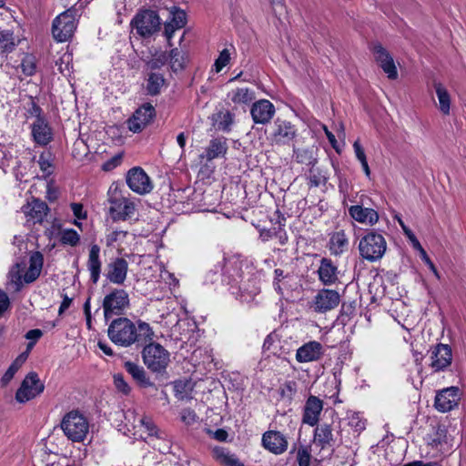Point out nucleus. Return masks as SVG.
Here are the masks:
<instances>
[{
  "label": "nucleus",
  "mask_w": 466,
  "mask_h": 466,
  "mask_svg": "<svg viewBox=\"0 0 466 466\" xmlns=\"http://www.w3.org/2000/svg\"><path fill=\"white\" fill-rule=\"evenodd\" d=\"M107 336L115 345L128 348L132 345L142 346L153 340L155 334L145 321L138 320L136 325L127 317H118L108 324Z\"/></svg>",
  "instance_id": "f257e3e1"
},
{
  "label": "nucleus",
  "mask_w": 466,
  "mask_h": 466,
  "mask_svg": "<svg viewBox=\"0 0 466 466\" xmlns=\"http://www.w3.org/2000/svg\"><path fill=\"white\" fill-rule=\"evenodd\" d=\"M44 264V257L39 251H35L30 255L29 268L24 275L20 269V264L16 263L8 272L7 289L13 292H19L23 289L24 283H32L40 276Z\"/></svg>",
  "instance_id": "f03ea898"
},
{
  "label": "nucleus",
  "mask_w": 466,
  "mask_h": 466,
  "mask_svg": "<svg viewBox=\"0 0 466 466\" xmlns=\"http://www.w3.org/2000/svg\"><path fill=\"white\" fill-rule=\"evenodd\" d=\"M109 203L108 213L113 221H126L132 218L137 209V202L119 189L117 185L112 184L107 191Z\"/></svg>",
  "instance_id": "7ed1b4c3"
},
{
  "label": "nucleus",
  "mask_w": 466,
  "mask_h": 466,
  "mask_svg": "<svg viewBox=\"0 0 466 466\" xmlns=\"http://www.w3.org/2000/svg\"><path fill=\"white\" fill-rule=\"evenodd\" d=\"M60 429L72 442H83L90 430V421L85 412L78 409L66 412L60 421Z\"/></svg>",
  "instance_id": "20e7f679"
},
{
  "label": "nucleus",
  "mask_w": 466,
  "mask_h": 466,
  "mask_svg": "<svg viewBox=\"0 0 466 466\" xmlns=\"http://www.w3.org/2000/svg\"><path fill=\"white\" fill-rule=\"evenodd\" d=\"M387 250V242L382 234L370 230L366 233L359 243L360 257L370 262L380 260Z\"/></svg>",
  "instance_id": "39448f33"
},
{
  "label": "nucleus",
  "mask_w": 466,
  "mask_h": 466,
  "mask_svg": "<svg viewBox=\"0 0 466 466\" xmlns=\"http://www.w3.org/2000/svg\"><path fill=\"white\" fill-rule=\"evenodd\" d=\"M142 350V359L147 368L154 373L163 374L170 362L169 352L159 343L148 341Z\"/></svg>",
  "instance_id": "423d86ee"
},
{
  "label": "nucleus",
  "mask_w": 466,
  "mask_h": 466,
  "mask_svg": "<svg viewBox=\"0 0 466 466\" xmlns=\"http://www.w3.org/2000/svg\"><path fill=\"white\" fill-rule=\"evenodd\" d=\"M298 137V128L290 121L277 117L269 127L267 139L273 147L290 146Z\"/></svg>",
  "instance_id": "0eeeda50"
},
{
  "label": "nucleus",
  "mask_w": 466,
  "mask_h": 466,
  "mask_svg": "<svg viewBox=\"0 0 466 466\" xmlns=\"http://www.w3.org/2000/svg\"><path fill=\"white\" fill-rule=\"evenodd\" d=\"M130 307L129 295L123 289H113L106 294L102 302L104 318L108 321L114 316L122 317L125 311Z\"/></svg>",
  "instance_id": "6e6552de"
},
{
  "label": "nucleus",
  "mask_w": 466,
  "mask_h": 466,
  "mask_svg": "<svg viewBox=\"0 0 466 466\" xmlns=\"http://www.w3.org/2000/svg\"><path fill=\"white\" fill-rule=\"evenodd\" d=\"M130 25L139 36L147 38L160 29L161 21L157 12L144 9L136 14Z\"/></svg>",
  "instance_id": "1a4fd4ad"
},
{
  "label": "nucleus",
  "mask_w": 466,
  "mask_h": 466,
  "mask_svg": "<svg viewBox=\"0 0 466 466\" xmlns=\"http://www.w3.org/2000/svg\"><path fill=\"white\" fill-rule=\"evenodd\" d=\"M76 29V10L69 8L57 15L52 25V34L57 42L69 40Z\"/></svg>",
  "instance_id": "9d476101"
},
{
  "label": "nucleus",
  "mask_w": 466,
  "mask_h": 466,
  "mask_svg": "<svg viewBox=\"0 0 466 466\" xmlns=\"http://www.w3.org/2000/svg\"><path fill=\"white\" fill-rule=\"evenodd\" d=\"M339 303L340 295L337 290L321 289L314 296L309 308L316 313L324 314L336 309Z\"/></svg>",
  "instance_id": "9b49d317"
},
{
  "label": "nucleus",
  "mask_w": 466,
  "mask_h": 466,
  "mask_svg": "<svg viewBox=\"0 0 466 466\" xmlns=\"http://www.w3.org/2000/svg\"><path fill=\"white\" fill-rule=\"evenodd\" d=\"M45 390L44 383L39 380L36 372H29L23 380L15 393V400L25 403L40 395Z\"/></svg>",
  "instance_id": "f8f14e48"
},
{
  "label": "nucleus",
  "mask_w": 466,
  "mask_h": 466,
  "mask_svg": "<svg viewBox=\"0 0 466 466\" xmlns=\"http://www.w3.org/2000/svg\"><path fill=\"white\" fill-rule=\"evenodd\" d=\"M313 441L321 450L334 449L342 443L339 431H335L332 424L321 423L316 425L314 430Z\"/></svg>",
  "instance_id": "ddd939ff"
},
{
  "label": "nucleus",
  "mask_w": 466,
  "mask_h": 466,
  "mask_svg": "<svg viewBox=\"0 0 466 466\" xmlns=\"http://www.w3.org/2000/svg\"><path fill=\"white\" fill-rule=\"evenodd\" d=\"M430 353V368L433 372L445 371L451 364L452 350L448 344L439 343L431 347Z\"/></svg>",
  "instance_id": "4468645a"
},
{
  "label": "nucleus",
  "mask_w": 466,
  "mask_h": 466,
  "mask_svg": "<svg viewBox=\"0 0 466 466\" xmlns=\"http://www.w3.org/2000/svg\"><path fill=\"white\" fill-rule=\"evenodd\" d=\"M155 116V107L149 103L143 104L127 119V127L133 133H139L153 121Z\"/></svg>",
  "instance_id": "2eb2a0df"
},
{
  "label": "nucleus",
  "mask_w": 466,
  "mask_h": 466,
  "mask_svg": "<svg viewBox=\"0 0 466 466\" xmlns=\"http://www.w3.org/2000/svg\"><path fill=\"white\" fill-rule=\"evenodd\" d=\"M461 398L459 387L451 386L438 390L434 400V407L440 412H448L458 407Z\"/></svg>",
  "instance_id": "dca6fc26"
},
{
  "label": "nucleus",
  "mask_w": 466,
  "mask_h": 466,
  "mask_svg": "<svg viewBox=\"0 0 466 466\" xmlns=\"http://www.w3.org/2000/svg\"><path fill=\"white\" fill-rule=\"evenodd\" d=\"M126 181L128 187L139 195L147 194L153 189L150 177L139 167H135L128 170Z\"/></svg>",
  "instance_id": "f3484780"
},
{
  "label": "nucleus",
  "mask_w": 466,
  "mask_h": 466,
  "mask_svg": "<svg viewBox=\"0 0 466 466\" xmlns=\"http://www.w3.org/2000/svg\"><path fill=\"white\" fill-rule=\"evenodd\" d=\"M128 262L124 258H113L106 267L105 277L109 283L122 285L127 277Z\"/></svg>",
  "instance_id": "a211bd4d"
},
{
  "label": "nucleus",
  "mask_w": 466,
  "mask_h": 466,
  "mask_svg": "<svg viewBox=\"0 0 466 466\" xmlns=\"http://www.w3.org/2000/svg\"><path fill=\"white\" fill-rule=\"evenodd\" d=\"M275 112V106L268 99H259L254 102L250 108V115L255 124L269 123Z\"/></svg>",
  "instance_id": "6ab92c4d"
},
{
  "label": "nucleus",
  "mask_w": 466,
  "mask_h": 466,
  "mask_svg": "<svg viewBox=\"0 0 466 466\" xmlns=\"http://www.w3.org/2000/svg\"><path fill=\"white\" fill-rule=\"evenodd\" d=\"M263 447L275 455L283 454L288 449V440L279 431H268L262 435Z\"/></svg>",
  "instance_id": "aec40b11"
},
{
  "label": "nucleus",
  "mask_w": 466,
  "mask_h": 466,
  "mask_svg": "<svg viewBox=\"0 0 466 466\" xmlns=\"http://www.w3.org/2000/svg\"><path fill=\"white\" fill-rule=\"evenodd\" d=\"M372 51L376 62L380 65L387 76L390 79H396L398 77V71L390 54L380 44L374 45Z\"/></svg>",
  "instance_id": "412c9836"
},
{
  "label": "nucleus",
  "mask_w": 466,
  "mask_h": 466,
  "mask_svg": "<svg viewBox=\"0 0 466 466\" xmlns=\"http://www.w3.org/2000/svg\"><path fill=\"white\" fill-rule=\"evenodd\" d=\"M324 354L323 346L320 342L312 340L300 346L296 352V360L299 363L312 362L319 360Z\"/></svg>",
  "instance_id": "4be33fe9"
},
{
  "label": "nucleus",
  "mask_w": 466,
  "mask_h": 466,
  "mask_svg": "<svg viewBox=\"0 0 466 466\" xmlns=\"http://www.w3.org/2000/svg\"><path fill=\"white\" fill-rule=\"evenodd\" d=\"M31 136L33 141L41 147L47 146L53 140V131L46 118L32 123Z\"/></svg>",
  "instance_id": "5701e85b"
},
{
  "label": "nucleus",
  "mask_w": 466,
  "mask_h": 466,
  "mask_svg": "<svg viewBox=\"0 0 466 466\" xmlns=\"http://www.w3.org/2000/svg\"><path fill=\"white\" fill-rule=\"evenodd\" d=\"M323 410V401L313 395H310L306 400L302 421L309 426H316L319 420V415Z\"/></svg>",
  "instance_id": "b1692460"
},
{
  "label": "nucleus",
  "mask_w": 466,
  "mask_h": 466,
  "mask_svg": "<svg viewBox=\"0 0 466 466\" xmlns=\"http://www.w3.org/2000/svg\"><path fill=\"white\" fill-rule=\"evenodd\" d=\"M278 227H273L271 228H262L259 231V238L263 242H267L269 239L275 238L278 240V243L281 246H284L289 241L288 234L284 228L285 227V218L279 214L278 211Z\"/></svg>",
  "instance_id": "393cba45"
},
{
  "label": "nucleus",
  "mask_w": 466,
  "mask_h": 466,
  "mask_svg": "<svg viewBox=\"0 0 466 466\" xmlns=\"http://www.w3.org/2000/svg\"><path fill=\"white\" fill-rule=\"evenodd\" d=\"M319 281L325 286L335 284L339 278L338 267L332 262L330 258H322L320 259L319 267L317 270Z\"/></svg>",
  "instance_id": "a878e982"
},
{
  "label": "nucleus",
  "mask_w": 466,
  "mask_h": 466,
  "mask_svg": "<svg viewBox=\"0 0 466 466\" xmlns=\"http://www.w3.org/2000/svg\"><path fill=\"white\" fill-rule=\"evenodd\" d=\"M23 209L27 217V221H31L34 224H41L49 212V208L46 203L39 199H34L25 206Z\"/></svg>",
  "instance_id": "bb28decb"
},
{
  "label": "nucleus",
  "mask_w": 466,
  "mask_h": 466,
  "mask_svg": "<svg viewBox=\"0 0 466 466\" xmlns=\"http://www.w3.org/2000/svg\"><path fill=\"white\" fill-rule=\"evenodd\" d=\"M349 214L354 220L368 226H374L379 221V214L375 209L361 205L350 207Z\"/></svg>",
  "instance_id": "cd10ccee"
},
{
  "label": "nucleus",
  "mask_w": 466,
  "mask_h": 466,
  "mask_svg": "<svg viewBox=\"0 0 466 466\" xmlns=\"http://www.w3.org/2000/svg\"><path fill=\"white\" fill-rule=\"evenodd\" d=\"M228 144L225 137H216L209 141L205 151L200 154L202 160L212 161L215 158L223 157L227 154Z\"/></svg>",
  "instance_id": "c85d7f7f"
},
{
  "label": "nucleus",
  "mask_w": 466,
  "mask_h": 466,
  "mask_svg": "<svg viewBox=\"0 0 466 466\" xmlns=\"http://www.w3.org/2000/svg\"><path fill=\"white\" fill-rule=\"evenodd\" d=\"M86 267L90 273V280L93 284H96L99 281L102 268L100 247L97 244L91 245L89 248Z\"/></svg>",
  "instance_id": "c756f323"
},
{
  "label": "nucleus",
  "mask_w": 466,
  "mask_h": 466,
  "mask_svg": "<svg viewBox=\"0 0 466 466\" xmlns=\"http://www.w3.org/2000/svg\"><path fill=\"white\" fill-rule=\"evenodd\" d=\"M349 245L348 236L340 229L330 234L327 247L331 255L339 257L349 249Z\"/></svg>",
  "instance_id": "7c9ffc66"
},
{
  "label": "nucleus",
  "mask_w": 466,
  "mask_h": 466,
  "mask_svg": "<svg viewBox=\"0 0 466 466\" xmlns=\"http://www.w3.org/2000/svg\"><path fill=\"white\" fill-rule=\"evenodd\" d=\"M213 456L223 466H245L237 457L224 447H215Z\"/></svg>",
  "instance_id": "2f4dec72"
},
{
  "label": "nucleus",
  "mask_w": 466,
  "mask_h": 466,
  "mask_svg": "<svg viewBox=\"0 0 466 466\" xmlns=\"http://www.w3.org/2000/svg\"><path fill=\"white\" fill-rule=\"evenodd\" d=\"M125 369L140 386L147 388L153 385L147 376V372L144 368L138 364L132 361H127L125 362Z\"/></svg>",
  "instance_id": "473e14b6"
},
{
  "label": "nucleus",
  "mask_w": 466,
  "mask_h": 466,
  "mask_svg": "<svg viewBox=\"0 0 466 466\" xmlns=\"http://www.w3.org/2000/svg\"><path fill=\"white\" fill-rule=\"evenodd\" d=\"M228 97L235 105H248L255 98V92L248 87H238L228 92Z\"/></svg>",
  "instance_id": "72a5a7b5"
},
{
  "label": "nucleus",
  "mask_w": 466,
  "mask_h": 466,
  "mask_svg": "<svg viewBox=\"0 0 466 466\" xmlns=\"http://www.w3.org/2000/svg\"><path fill=\"white\" fill-rule=\"evenodd\" d=\"M435 92L439 100V109L440 111L445 115H450L451 111V96L441 83H434Z\"/></svg>",
  "instance_id": "f704fd0d"
},
{
  "label": "nucleus",
  "mask_w": 466,
  "mask_h": 466,
  "mask_svg": "<svg viewBox=\"0 0 466 466\" xmlns=\"http://www.w3.org/2000/svg\"><path fill=\"white\" fill-rule=\"evenodd\" d=\"M168 62L173 72L182 71L186 67L187 55L177 47L172 48L168 53Z\"/></svg>",
  "instance_id": "c9c22d12"
},
{
  "label": "nucleus",
  "mask_w": 466,
  "mask_h": 466,
  "mask_svg": "<svg viewBox=\"0 0 466 466\" xmlns=\"http://www.w3.org/2000/svg\"><path fill=\"white\" fill-rule=\"evenodd\" d=\"M328 178L327 171L319 167H315L314 166L310 167L309 173L307 177L308 185L310 187H318L321 185H325Z\"/></svg>",
  "instance_id": "e433bc0d"
},
{
  "label": "nucleus",
  "mask_w": 466,
  "mask_h": 466,
  "mask_svg": "<svg viewBox=\"0 0 466 466\" xmlns=\"http://www.w3.org/2000/svg\"><path fill=\"white\" fill-rule=\"evenodd\" d=\"M165 83L163 75L159 73H150L147 80V92L150 96H156L160 93L161 87Z\"/></svg>",
  "instance_id": "4c0bfd02"
},
{
  "label": "nucleus",
  "mask_w": 466,
  "mask_h": 466,
  "mask_svg": "<svg viewBox=\"0 0 466 466\" xmlns=\"http://www.w3.org/2000/svg\"><path fill=\"white\" fill-rule=\"evenodd\" d=\"M16 43L11 30L0 31V49L3 54H9L15 50Z\"/></svg>",
  "instance_id": "58836bf2"
},
{
  "label": "nucleus",
  "mask_w": 466,
  "mask_h": 466,
  "mask_svg": "<svg viewBox=\"0 0 466 466\" xmlns=\"http://www.w3.org/2000/svg\"><path fill=\"white\" fill-rule=\"evenodd\" d=\"M293 157L296 162L306 166H315L317 159L314 157L313 153L309 148H296L293 147Z\"/></svg>",
  "instance_id": "ea45409f"
},
{
  "label": "nucleus",
  "mask_w": 466,
  "mask_h": 466,
  "mask_svg": "<svg viewBox=\"0 0 466 466\" xmlns=\"http://www.w3.org/2000/svg\"><path fill=\"white\" fill-rule=\"evenodd\" d=\"M347 420L348 425L358 434L366 429L367 420L360 412H349Z\"/></svg>",
  "instance_id": "a19ab883"
},
{
  "label": "nucleus",
  "mask_w": 466,
  "mask_h": 466,
  "mask_svg": "<svg viewBox=\"0 0 466 466\" xmlns=\"http://www.w3.org/2000/svg\"><path fill=\"white\" fill-rule=\"evenodd\" d=\"M61 244L68 245L70 247H76L80 242V236L76 232V230L73 228H65L60 231V238Z\"/></svg>",
  "instance_id": "79ce46f5"
},
{
  "label": "nucleus",
  "mask_w": 466,
  "mask_h": 466,
  "mask_svg": "<svg viewBox=\"0 0 466 466\" xmlns=\"http://www.w3.org/2000/svg\"><path fill=\"white\" fill-rule=\"evenodd\" d=\"M25 360V357L20 355L15 359V360L9 366L7 370L5 372L1 379L2 386H6L11 380L14 378L15 374L17 372L22 363Z\"/></svg>",
  "instance_id": "37998d69"
},
{
  "label": "nucleus",
  "mask_w": 466,
  "mask_h": 466,
  "mask_svg": "<svg viewBox=\"0 0 466 466\" xmlns=\"http://www.w3.org/2000/svg\"><path fill=\"white\" fill-rule=\"evenodd\" d=\"M21 69L26 76H32L36 72V60L33 55L26 54L21 62Z\"/></svg>",
  "instance_id": "c03bdc74"
},
{
  "label": "nucleus",
  "mask_w": 466,
  "mask_h": 466,
  "mask_svg": "<svg viewBox=\"0 0 466 466\" xmlns=\"http://www.w3.org/2000/svg\"><path fill=\"white\" fill-rule=\"evenodd\" d=\"M299 466H310L311 450L309 446L299 445L296 455Z\"/></svg>",
  "instance_id": "a18cd8bd"
},
{
  "label": "nucleus",
  "mask_w": 466,
  "mask_h": 466,
  "mask_svg": "<svg viewBox=\"0 0 466 466\" xmlns=\"http://www.w3.org/2000/svg\"><path fill=\"white\" fill-rule=\"evenodd\" d=\"M167 21L172 23L175 27L180 29L186 25L187 15L183 10L173 7L170 11V18Z\"/></svg>",
  "instance_id": "49530a36"
},
{
  "label": "nucleus",
  "mask_w": 466,
  "mask_h": 466,
  "mask_svg": "<svg viewBox=\"0 0 466 466\" xmlns=\"http://www.w3.org/2000/svg\"><path fill=\"white\" fill-rule=\"evenodd\" d=\"M225 272L229 274L232 278V280L235 282H238V279H241L240 273V261L238 260H228L225 265Z\"/></svg>",
  "instance_id": "de8ad7c7"
},
{
  "label": "nucleus",
  "mask_w": 466,
  "mask_h": 466,
  "mask_svg": "<svg viewBox=\"0 0 466 466\" xmlns=\"http://www.w3.org/2000/svg\"><path fill=\"white\" fill-rule=\"evenodd\" d=\"M168 62V54L160 51L156 52L148 62V66L151 69H159Z\"/></svg>",
  "instance_id": "09e8293b"
},
{
  "label": "nucleus",
  "mask_w": 466,
  "mask_h": 466,
  "mask_svg": "<svg viewBox=\"0 0 466 466\" xmlns=\"http://www.w3.org/2000/svg\"><path fill=\"white\" fill-rule=\"evenodd\" d=\"M234 121V115L229 111L218 114V128L222 131H229Z\"/></svg>",
  "instance_id": "8fccbe9b"
},
{
  "label": "nucleus",
  "mask_w": 466,
  "mask_h": 466,
  "mask_svg": "<svg viewBox=\"0 0 466 466\" xmlns=\"http://www.w3.org/2000/svg\"><path fill=\"white\" fill-rule=\"evenodd\" d=\"M138 421H139L140 427L145 429V431L147 432V437L156 436L157 439L160 438V436L158 435L157 428L156 424L154 423V421L150 418L142 417L139 419Z\"/></svg>",
  "instance_id": "3c124183"
},
{
  "label": "nucleus",
  "mask_w": 466,
  "mask_h": 466,
  "mask_svg": "<svg viewBox=\"0 0 466 466\" xmlns=\"http://www.w3.org/2000/svg\"><path fill=\"white\" fill-rule=\"evenodd\" d=\"M230 60V54L228 49H223L214 63V71L219 73Z\"/></svg>",
  "instance_id": "603ef678"
},
{
  "label": "nucleus",
  "mask_w": 466,
  "mask_h": 466,
  "mask_svg": "<svg viewBox=\"0 0 466 466\" xmlns=\"http://www.w3.org/2000/svg\"><path fill=\"white\" fill-rule=\"evenodd\" d=\"M114 385L116 389L124 395H128L131 391L130 386L120 373L114 375Z\"/></svg>",
  "instance_id": "864d4df0"
},
{
  "label": "nucleus",
  "mask_w": 466,
  "mask_h": 466,
  "mask_svg": "<svg viewBox=\"0 0 466 466\" xmlns=\"http://www.w3.org/2000/svg\"><path fill=\"white\" fill-rule=\"evenodd\" d=\"M297 392V383L294 380L286 381L280 389V395L289 400H292Z\"/></svg>",
  "instance_id": "5fc2aeb1"
},
{
  "label": "nucleus",
  "mask_w": 466,
  "mask_h": 466,
  "mask_svg": "<svg viewBox=\"0 0 466 466\" xmlns=\"http://www.w3.org/2000/svg\"><path fill=\"white\" fill-rule=\"evenodd\" d=\"M354 311H355V308L351 303H350V304L343 303L341 305V309L339 311V321L345 325L348 321H350L351 316L354 314Z\"/></svg>",
  "instance_id": "6e6d98bb"
},
{
  "label": "nucleus",
  "mask_w": 466,
  "mask_h": 466,
  "mask_svg": "<svg viewBox=\"0 0 466 466\" xmlns=\"http://www.w3.org/2000/svg\"><path fill=\"white\" fill-rule=\"evenodd\" d=\"M38 164L41 168V170L46 174L51 175L53 172V165L50 159V156L46 153H42L39 156Z\"/></svg>",
  "instance_id": "4d7b16f0"
},
{
  "label": "nucleus",
  "mask_w": 466,
  "mask_h": 466,
  "mask_svg": "<svg viewBox=\"0 0 466 466\" xmlns=\"http://www.w3.org/2000/svg\"><path fill=\"white\" fill-rule=\"evenodd\" d=\"M180 416L181 420L187 425H193L198 420L197 413L191 409L182 410L180 412Z\"/></svg>",
  "instance_id": "13d9d810"
},
{
  "label": "nucleus",
  "mask_w": 466,
  "mask_h": 466,
  "mask_svg": "<svg viewBox=\"0 0 466 466\" xmlns=\"http://www.w3.org/2000/svg\"><path fill=\"white\" fill-rule=\"evenodd\" d=\"M121 160H122V155L121 154L116 155V156L112 157L110 159H108L107 161H106L103 164L102 168L105 171H110V170L116 168L117 166H119L121 163Z\"/></svg>",
  "instance_id": "bf43d9fd"
},
{
  "label": "nucleus",
  "mask_w": 466,
  "mask_h": 466,
  "mask_svg": "<svg viewBox=\"0 0 466 466\" xmlns=\"http://www.w3.org/2000/svg\"><path fill=\"white\" fill-rule=\"evenodd\" d=\"M10 308V300L7 294L0 289V318Z\"/></svg>",
  "instance_id": "052dcab7"
},
{
  "label": "nucleus",
  "mask_w": 466,
  "mask_h": 466,
  "mask_svg": "<svg viewBox=\"0 0 466 466\" xmlns=\"http://www.w3.org/2000/svg\"><path fill=\"white\" fill-rule=\"evenodd\" d=\"M28 114L31 116H34L35 118V120H38L39 118H46L43 115L42 108L35 101L31 102V106L28 109Z\"/></svg>",
  "instance_id": "680f3d73"
},
{
  "label": "nucleus",
  "mask_w": 466,
  "mask_h": 466,
  "mask_svg": "<svg viewBox=\"0 0 466 466\" xmlns=\"http://www.w3.org/2000/svg\"><path fill=\"white\" fill-rule=\"evenodd\" d=\"M71 210L76 218L78 219H85L86 213L83 210V205L80 203H72L70 205Z\"/></svg>",
  "instance_id": "e2e57ef3"
},
{
  "label": "nucleus",
  "mask_w": 466,
  "mask_h": 466,
  "mask_svg": "<svg viewBox=\"0 0 466 466\" xmlns=\"http://www.w3.org/2000/svg\"><path fill=\"white\" fill-rule=\"evenodd\" d=\"M353 148H354V152H355V156L357 157V159L361 162L365 159H367L366 157V154H365V151L362 147V146L360 145V141L359 140H356L354 143H353Z\"/></svg>",
  "instance_id": "0e129e2a"
},
{
  "label": "nucleus",
  "mask_w": 466,
  "mask_h": 466,
  "mask_svg": "<svg viewBox=\"0 0 466 466\" xmlns=\"http://www.w3.org/2000/svg\"><path fill=\"white\" fill-rule=\"evenodd\" d=\"M177 29L178 28L175 27V25L172 23H170L168 21H167L165 23V35L167 38L169 46H171L170 40L173 37V35H174L175 31L177 30Z\"/></svg>",
  "instance_id": "69168bd1"
},
{
  "label": "nucleus",
  "mask_w": 466,
  "mask_h": 466,
  "mask_svg": "<svg viewBox=\"0 0 466 466\" xmlns=\"http://www.w3.org/2000/svg\"><path fill=\"white\" fill-rule=\"evenodd\" d=\"M323 130L325 132V135L329 140V142L330 143V145L332 146V147L338 152L339 153V149L338 147V145H337V140H336V137L334 136V134L329 131L328 129V127L326 126L323 127Z\"/></svg>",
  "instance_id": "338daca9"
},
{
  "label": "nucleus",
  "mask_w": 466,
  "mask_h": 466,
  "mask_svg": "<svg viewBox=\"0 0 466 466\" xmlns=\"http://www.w3.org/2000/svg\"><path fill=\"white\" fill-rule=\"evenodd\" d=\"M62 298H63V300H62L59 309H58L59 315L63 314L64 311L66 310L72 303V299L69 298L66 294H63Z\"/></svg>",
  "instance_id": "774afa93"
}]
</instances>
